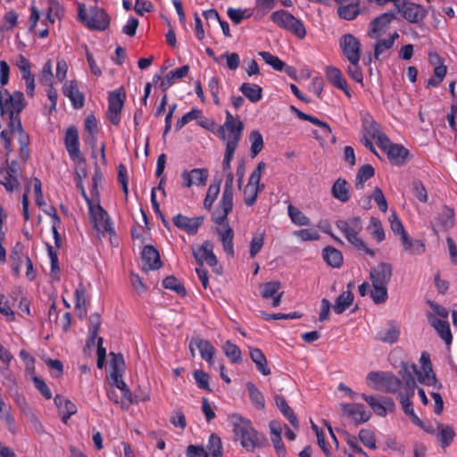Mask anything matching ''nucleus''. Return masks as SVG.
<instances>
[{"label":"nucleus","mask_w":457,"mask_h":457,"mask_svg":"<svg viewBox=\"0 0 457 457\" xmlns=\"http://www.w3.org/2000/svg\"><path fill=\"white\" fill-rule=\"evenodd\" d=\"M336 227L353 247L359 251L364 252L371 257L375 256V251L367 246L360 235L362 230L361 217L353 216L337 220L336 221Z\"/></svg>","instance_id":"1"},{"label":"nucleus","mask_w":457,"mask_h":457,"mask_svg":"<svg viewBox=\"0 0 457 457\" xmlns=\"http://www.w3.org/2000/svg\"><path fill=\"white\" fill-rule=\"evenodd\" d=\"M78 18L90 30L97 31L105 30L111 21V18L106 11L96 5L89 8V15H87L84 4H79Z\"/></svg>","instance_id":"2"},{"label":"nucleus","mask_w":457,"mask_h":457,"mask_svg":"<svg viewBox=\"0 0 457 457\" xmlns=\"http://www.w3.org/2000/svg\"><path fill=\"white\" fill-rule=\"evenodd\" d=\"M26 100L21 91L11 94L7 89L0 87V115L20 114L26 107Z\"/></svg>","instance_id":"3"},{"label":"nucleus","mask_w":457,"mask_h":457,"mask_svg":"<svg viewBox=\"0 0 457 457\" xmlns=\"http://www.w3.org/2000/svg\"><path fill=\"white\" fill-rule=\"evenodd\" d=\"M244 129V123L236 120V118L228 112L226 111V120L223 125L218 129V134L222 140L227 143L238 144L242 132Z\"/></svg>","instance_id":"4"},{"label":"nucleus","mask_w":457,"mask_h":457,"mask_svg":"<svg viewBox=\"0 0 457 457\" xmlns=\"http://www.w3.org/2000/svg\"><path fill=\"white\" fill-rule=\"evenodd\" d=\"M213 243L211 240H205L197 249H192L193 256L199 267H203L206 262L215 273L221 274L222 269L218 266V259L213 253Z\"/></svg>","instance_id":"5"},{"label":"nucleus","mask_w":457,"mask_h":457,"mask_svg":"<svg viewBox=\"0 0 457 457\" xmlns=\"http://www.w3.org/2000/svg\"><path fill=\"white\" fill-rule=\"evenodd\" d=\"M270 19L274 23L281 28L291 30L300 38L303 37L306 34L303 23L285 10L274 12Z\"/></svg>","instance_id":"6"},{"label":"nucleus","mask_w":457,"mask_h":457,"mask_svg":"<svg viewBox=\"0 0 457 457\" xmlns=\"http://www.w3.org/2000/svg\"><path fill=\"white\" fill-rule=\"evenodd\" d=\"M360 397L369 404L377 416L386 417L387 413L395 410V403L391 397L368 394H361Z\"/></svg>","instance_id":"7"},{"label":"nucleus","mask_w":457,"mask_h":457,"mask_svg":"<svg viewBox=\"0 0 457 457\" xmlns=\"http://www.w3.org/2000/svg\"><path fill=\"white\" fill-rule=\"evenodd\" d=\"M126 100L125 89L120 87L109 93L107 117L112 125H119Z\"/></svg>","instance_id":"8"},{"label":"nucleus","mask_w":457,"mask_h":457,"mask_svg":"<svg viewBox=\"0 0 457 457\" xmlns=\"http://www.w3.org/2000/svg\"><path fill=\"white\" fill-rule=\"evenodd\" d=\"M64 145L70 158L78 164H86V160L80 155L79 131L75 126H70L64 137Z\"/></svg>","instance_id":"9"},{"label":"nucleus","mask_w":457,"mask_h":457,"mask_svg":"<svg viewBox=\"0 0 457 457\" xmlns=\"http://www.w3.org/2000/svg\"><path fill=\"white\" fill-rule=\"evenodd\" d=\"M399 375L403 381V390L411 393H415L416 389V377L419 380V368L415 363L402 362Z\"/></svg>","instance_id":"10"},{"label":"nucleus","mask_w":457,"mask_h":457,"mask_svg":"<svg viewBox=\"0 0 457 457\" xmlns=\"http://www.w3.org/2000/svg\"><path fill=\"white\" fill-rule=\"evenodd\" d=\"M341 409L344 414L350 418L355 425L367 422L372 415L362 403H343Z\"/></svg>","instance_id":"11"},{"label":"nucleus","mask_w":457,"mask_h":457,"mask_svg":"<svg viewBox=\"0 0 457 457\" xmlns=\"http://www.w3.org/2000/svg\"><path fill=\"white\" fill-rule=\"evenodd\" d=\"M395 7L403 17L411 23H418L426 16L425 9L411 2L404 1L402 4L399 2Z\"/></svg>","instance_id":"12"},{"label":"nucleus","mask_w":457,"mask_h":457,"mask_svg":"<svg viewBox=\"0 0 457 457\" xmlns=\"http://www.w3.org/2000/svg\"><path fill=\"white\" fill-rule=\"evenodd\" d=\"M204 220V216L188 218L183 214H177L172 218L173 224L188 235H195Z\"/></svg>","instance_id":"13"},{"label":"nucleus","mask_w":457,"mask_h":457,"mask_svg":"<svg viewBox=\"0 0 457 457\" xmlns=\"http://www.w3.org/2000/svg\"><path fill=\"white\" fill-rule=\"evenodd\" d=\"M238 440L246 451H253L255 448H262L269 445L268 439L260 434L253 427L243 434Z\"/></svg>","instance_id":"14"},{"label":"nucleus","mask_w":457,"mask_h":457,"mask_svg":"<svg viewBox=\"0 0 457 457\" xmlns=\"http://www.w3.org/2000/svg\"><path fill=\"white\" fill-rule=\"evenodd\" d=\"M343 54L349 60H360L361 42L352 34H345L340 38Z\"/></svg>","instance_id":"15"},{"label":"nucleus","mask_w":457,"mask_h":457,"mask_svg":"<svg viewBox=\"0 0 457 457\" xmlns=\"http://www.w3.org/2000/svg\"><path fill=\"white\" fill-rule=\"evenodd\" d=\"M195 347L200 352L201 357L209 364L213 363V356L215 354L214 346L207 340L200 337H193L189 344L191 354L195 356Z\"/></svg>","instance_id":"16"},{"label":"nucleus","mask_w":457,"mask_h":457,"mask_svg":"<svg viewBox=\"0 0 457 457\" xmlns=\"http://www.w3.org/2000/svg\"><path fill=\"white\" fill-rule=\"evenodd\" d=\"M395 18L393 12H385L375 18L370 24L369 36L375 39L379 38Z\"/></svg>","instance_id":"17"},{"label":"nucleus","mask_w":457,"mask_h":457,"mask_svg":"<svg viewBox=\"0 0 457 457\" xmlns=\"http://www.w3.org/2000/svg\"><path fill=\"white\" fill-rule=\"evenodd\" d=\"M392 265L388 262H380L373 267L370 272V278L372 284L386 285L390 282L392 278Z\"/></svg>","instance_id":"18"},{"label":"nucleus","mask_w":457,"mask_h":457,"mask_svg":"<svg viewBox=\"0 0 457 457\" xmlns=\"http://www.w3.org/2000/svg\"><path fill=\"white\" fill-rule=\"evenodd\" d=\"M325 73L328 81L333 87L342 90L349 98L352 97V91L350 90L342 71L338 68L334 66H328L326 68Z\"/></svg>","instance_id":"19"},{"label":"nucleus","mask_w":457,"mask_h":457,"mask_svg":"<svg viewBox=\"0 0 457 457\" xmlns=\"http://www.w3.org/2000/svg\"><path fill=\"white\" fill-rule=\"evenodd\" d=\"M89 210L93 217L94 227L98 231H104L109 234H112L114 232L107 212L100 204L96 206V212L92 209L91 204L89 205Z\"/></svg>","instance_id":"20"},{"label":"nucleus","mask_w":457,"mask_h":457,"mask_svg":"<svg viewBox=\"0 0 457 457\" xmlns=\"http://www.w3.org/2000/svg\"><path fill=\"white\" fill-rule=\"evenodd\" d=\"M420 361L423 371L419 370V382L429 386H435L437 380L432 370L429 354L426 352L422 353Z\"/></svg>","instance_id":"21"},{"label":"nucleus","mask_w":457,"mask_h":457,"mask_svg":"<svg viewBox=\"0 0 457 457\" xmlns=\"http://www.w3.org/2000/svg\"><path fill=\"white\" fill-rule=\"evenodd\" d=\"M62 93L71 100L73 108L80 109L84 106L85 96L79 91L76 80L66 81L62 87Z\"/></svg>","instance_id":"22"},{"label":"nucleus","mask_w":457,"mask_h":457,"mask_svg":"<svg viewBox=\"0 0 457 457\" xmlns=\"http://www.w3.org/2000/svg\"><path fill=\"white\" fill-rule=\"evenodd\" d=\"M144 270H159L162 263L158 250L153 245H145L141 253Z\"/></svg>","instance_id":"23"},{"label":"nucleus","mask_w":457,"mask_h":457,"mask_svg":"<svg viewBox=\"0 0 457 457\" xmlns=\"http://www.w3.org/2000/svg\"><path fill=\"white\" fill-rule=\"evenodd\" d=\"M316 140L320 141L322 147L331 145L335 144L337 140L330 126L318 118H316Z\"/></svg>","instance_id":"24"},{"label":"nucleus","mask_w":457,"mask_h":457,"mask_svg":"<svg viewBox=\"0 0 457 457\" xmlns=\"http://www.w3.org/2000/svg\"><path fill=\"white\" fill-rule=\"evenodd\" d=\"M428 318L430 325L435 328L442 340H444L446 345H451L453 342V335L449 322L446 320L438 319L432 314H428Z\"/></svg>","instance_id":"25"},{"label":"nucleus","mask_w":457,"mask_h":457,"mask_svg":"<svg viewBox=\"0 0 457 457\" xmlns=\"http://www.w3.org/2000/svg\"><path fill=\"white\" fill-rule=\"evenodd\" d=\"M385 153L389 162L395 166L403 165L410 156V152L407 148L395 143Z\"/></svg>","instance_id":"26"},{"label":"nucleus","mask_w":457,"mask_h":457,"mask_svg":"<svg viewBox=\"0 0 457 457\" xmlns=\"http://www.w3.org/2000/svg\"><path fill=\"white\" fill-rule=\"evenodd\" d=\"M233 209V200L221 197L217 209L212 213V220L218 225H223L228 220V215Z\"/></svg>","instance_id":"27"},{"label":"nucleus","mask_w":457,"mask_h":457,"mask_svg":"<svg viewBox=\"0 0 457 457\" xmlns=\"http://www.w3.org/2000/svg\"><path fill=\"white\" fill-rule=\"evenodd\" d=\"M322 258L328 266L335 269L340 268L344 262L342 252L331 245L323 248Z\"/></svg>","instance_id":"28"},{"label":"nucleus","mask_w":457,"mask_h":457,"mask_svg":"<svg viewBox=\"0 0 457 457\" xmlns=\"http://www.w3.org/2000/svg\"><path fill=\"white\" fill-rule=\"evenodd\" d=\"M454 210L447 205L443 206L436 222L443 230L447 231L454 226Z\"/></svg>","instance_id":"29"},{"label":"nucleus","mask_w":457,"mask_h":457,"mask_svg":"<svg viewBox=\"0 0 457 457\" xmlns=\"http://www.w3.org/2000/svg\"><path fill=\"white\" fill-rule=\"evenodd\" d=\"M189 71V66L188 65H183L179 68H177L173 71H170L167 73L165 78L162 79L160 87L162 91H167L170 87H171L176 79H182L187 75Z\"/></svg>","instance_id":"30"},{"label":"nucleus","mask_w":457,"mask_h":457,"mask_svg":"<svg viewBox=\"0 0 457 457\" xmlns=\"http://www.w3.org/2000/svg\"><path fill=\"white\" fill-rule=\"evenodd\" d=\"M217 233H218L220 240L222 244V247H223L225 253L229 257H234V244H233L234 231L231 228V227L228 225V223H226L225 229L221 230V229L218 228Z\"/></svg>","instance_id":"31"},{"label":"nucleus","mask_w":457,"mask_h":457,"mask_svg":"<svg viewBox=\"0 0 457 457\" xmlns=\"http://www.w3.org/2000/svg\"><path fill=\"white\" fill-rule=\"evenodd\" d=\"M360 0H349L340 4L337 14L340 18L347 21L353 20L359 14Z\"/></svg>","instance_id":"32"},{"label":"nucleus","mask_w":457,"mask_h":457,"mask_svg":"<svg viewBox=\"0 0 457 457\" xmlns=\"http://www.w3.org/2000/svg\"><path fill=\"white\" fill-rule=\"evenodd\" d=\"M333 197L341 203H346L350 199L348 183L345 179H337L331 188Z\"/></svg>","instance_id":"33"},{"label":"nucleus","mask_w":457,"mask_h":457,"mask_svg":"<svg viewBox=\"0 0 457 457\" xmlns=\"http://www.w3.org/2000/svg\"><path fill=\"white\" fill-rule=\"evenodd\" d=\"M228 419L231 426L233 427L235 436L237 439L243 434H245L248 429L252 428V422L238 414H232Z\"/></svg>","instance_id":"34"},{"label":"nucleus","mask_w":457,"mask_h":457,"mask_svg":"<svg viewBox=\"0 0 457 457\" xmlns=\"http://www.w3.org/2000/svg\"><path fill=\"white\" fill-rule=\"evenodd\" d=\"M402 244L403 245L404 250L412 255L422 254L425 250V244L420 239H414L411 237L408 234L403 235L402 237Z\"/></svg>","instance_id":"35"},{"label":"nucleus","mask_w":457,"mask_h":457,"mask_svg":"<svg viewBox=\"0 0 457 457\" xmlns=\"http://www.w3.org/2000/svg\"><path fill=\"white\" fill-rule=\"evenodd\" d=\"M437 429L436 437L440 443L441 447L445 448L449 446L455 436L453 427L451 425H444L442 423H438Z\"/></svg>","instance_id":"36"},{"label":"nucleus","mask_w":457,"mask_h":457,"mask_svg":"<svg viewBox=\"0 0 457 457\" xmlns=\"http://www.w3.org/2000/svg\"><path fill=\"white\" fill-rule=\"evenodd\" d=\"M275 403L279 411L288 420L291 425L297 428L299 427L297 417L295 416L292 408L287 404L284 396L277 395L275 396Z\"/></svg>","instance_id":"37"},{"label":"nucleus","mask_w":457,"mask_h":457,"mask_svg":"<svg viewBox=\"0 0 457 457\" xmlns=\"http://www.w3.org/2000/svg\"><path fill=\"white\" fill-rule=\"evenodd\" d=\"M400 335V328L399 326L389 323L388 327L385 329H381L377 334V339L388 344H394L398 340Z\"/></svg>","instance_id":"38"},{"label":"nucleus","mask_w":457,"mask_h":457,"mask_svg":"<svg viewBox=\"0 0 457 457\" xmlns=\"http://www.w3.org/2000/svg\"><path fill=\"white\" fill-rule=\"evenodd\" d=\"M239 90L252 103H257L262 98V88L259 85L245 82Z\"/></svg>","instance_id":"39"},{"label":"nucleus","mask_w":457,"mask_h":457,"mask_svg":"<svg viewBox=\"0 0 457 457\" xmlns=\"http://www.w3.org/2000/svg\"><path fill=\"white\" fill-rule=\"evenodd\" d=\"M403 381L399 377L395 376L392 372H386L382 389L383 391L390 394H396L398 395L403 390Z\"/></svg>","instance_id":"40"},{"label":"nucleus","mask_w":457,"mask_h":457,"mask_svg":"<svg viewBox=\"0 0 457 457\" xmlns=\"http://www.w3.org/2000/svg\"><path fill=\"white\" fill-rule=\"evenodd\" d=\"M250 357L255 363L257 370L264 376L270 374V370L268 367V362L263 353L258 348H252L250 350Z\"/></svg>","instance_id":"41"},{"label":"nucleus","mask_w":457,"mask_h":457,"mask_svg":"<svg viewBox=\"0 0 457 457\" xmlns=\"http://www.w3.org/2000/svg\"><path fill=\"white\" fill-rule=\"evenodd\" d=\"M112 356L111 378L112 381L122 378L125 370V361L121 353H110Z\"/></svg>","instance_id":"42"},{"label":"nucleus","mask_w":457,"mask_h":457,"mask_svg":"<svg viewBox=\"0 0 457 457\" xmlns=\"http://www.w3.org/2000/svg\"><path fill=\"white\" fill-rule=\"evenodd\" d=\"M375 174V170L370 164H364L360 167L355 181V187L357 189H362L364 184Z\"/></svg>","instance_id":"43"},{"label":"nucleus","mask_w":457,"mask_h":457,"mask_svg":"<svg viewBox=\"0 0 457 457\" xmlns=\"http://www.w3.org/2000/svg\"><path fill=\"white\" fill-rule=\"evenodd\" d=\"M252 403L259 410L265 409V399L262 392L252 382L246 384Z\"/></svg>","instance_id":"44"},{"label":"nucleus","mask_w":457,"mask_h":457,"mask_svg":"<svg viewBox=\"0 0 457 457\" xmlns=\"http://www.w3.org/2000/svg\"><path fill=\"white\" fill-rule=\"evenodd\" d=\"M353 302V295L351 291H344L340 294L335 303L334 311L337 314L343 313Z\"/></svg>","instance_id":"45"},{"label":"nucleus","mask_w":457,"mask_h":457,"mask_svg":"<svg viewBox=\"0 0 457 457\" xmlns=\"http://www.w3.org/2000/svg\"><path fill=\"white\" fill-rule=\"evenodd\" d=\"M220 179L215 180L208 187L207 194L204 201V206L208 211L212 209L213 203L215 202L218 195L220 194Z\"/></svg>","instance_id":"46"},{"label":"nucleus","mask_w":457,"mask_h":457,"mask_svg":"<svg viewBox=\"0 0 457 457\" xmlns=\"http://www.w3.org/2000/svg\"><path fill=\"white\" fill-rule=\"evenodd\" d=\"M207 449L208 455L210 454L211 457H222V443L220 437L217 434L212 433L210 436Z\"/></svg>","instance_id":"47"},{"label":"nucleus","mask_w":457,"mask_h":457,"mask_svg":"<svg viewBox=\"0 0 457 457\" xmlns=\"http://www.w3.org/2000/svg\"><path fill=\"white\" fill-rule=\"evenodd\" d=\"M0 184H2L8 192H12L20 185L17 177L5 169L0 170Z\"/></svg>","instance_id":"48"},{"label":"nucleus","mask_w":457,"mask_h":457,"mask_svg":"<svg viewBox=\"0 0 457 457\" xmlns=\"http://www.w3.org/2000/svg\"><path fill=\"white\" fill-rule=\"evenodd\" d=\"M251 142L250 155L254 158L263 148V137L258 130H253L249 135Z\"/></svg>","instance_id":"49"},{"label":"nucleus","mask_w":457,"mask_h":457,"mask_svg":"<svg viewBox=\"0 0 457 457\" xmlns=\"http://www.w3.org/2000/svg\"><path fill=\"white\" fill-rule=\"evenodd\" d=\"M162 286L164 288L173 290L181 296L187 295V290L184 285L174 276L166 277L162 280Z\"/></svg>","instance_id":"50"},{"label":"nucleus","mask_w":457,"mask_h":457,"mask_svg":"<svg viewBox=\"0 0 457 457\" xmlns=\"http://www.w3.org/2000/svg\"><path fill=\"white\" fill-rule=\"evenodd\" d=\"M223 351L231 362L239 363L242 361L240 348L231 341L228 340L224 343Z\"/></svg>","instance_id":"51"},{"label":"nucleus","mask_w":457,"mask_h":457,"mask_svg":"<svg viewBox=\"0 0 457 457\" xmlns=\"http://www.w3.org/2000/svg\"><path fill=\"white\" fill-rule=\"evenodd\" d=\"M369 230L373 239H375L378 243H380L385 239V232L381 221L378 218H370Z\"/></svg>","instance_id":"52"},{"label":"nucleus","mask_w":457,"mask_h":457,"mask_svg":"<svg viewBox=\"0 0 457 457\" xmlns=\"http://www.w3.org/2000/svg\"><path fill=\"white\" fill-rule=\"evenodd\" d=\"M264 188V185L257 187L255 185L248 184L244 188V200L247 206H252L257 200L258 194Z\"/></svg>","instance_id":"53"},{"label":"nucleus","mask_w":457,"mask_h":457,"mask_svg":"<svg viewBox=\"0 0 457 457\" xmlns=\"http://www.w3.org/2000/svg\"><path fill=\"white\" fill-rule=\"evenodd\" d=\"M370 297L373 300V302L377 304L385 303L388 297L387 286L372 284V289L370 290Z\"/></svg>","instance_id":"54"},{"label":"nucleus","mask_w":457,"mask_h":457,"mask_svg":"<svg viewBox=\"0 0 457 457\" xmlns=\"http://www.w3.org/2000/svg\"><path fill=\"white\" fill-rule=\"evenodd\" d=\"M54 403L59 410V412H67L69 414H75L77 412L76 405L69 399L57 395L54 397Z\"/></svg>","instance_id":"55"},{"label":"nucleus","mask_w":457,"mask_h":457,"mask_svg":"<svg viewBox=\"0 0 457 457\" xmlns=\"http://www.w3.org/2000/svg\"><path fill=\"white\" fill-rule=\"evenodd\" d=\"M280 287L281 283L278 280L263 283L260 285L261 295L265 299L271 298L279 293Z\"/></svg>","instance_id":"56"},{"label":"nucleus","mask_w":457,"mask_h":457,"mask_svg":"<svg viewBox=\"0 0 457 457\" xmlns=\"http://www.w3.org/2000/svg\"><path fill=\"white\" fill-rule=\"evenodd\" d=\"M259 55L262 60L269 65H270L275 71H280L285 68V62L281 61L278 56L273 55L270 52L262 51Z\"/></svg>","instance_id":"57"},{"label":"nucleus","mask_w":457,"mask_h":457,"mask_svg":"<svg viewBox=\"0 0 457 457\" xmlns=\"http://www.w3.org/2000/svg\"><path fill=\"white\" fill-rule=\"evenodd\" d=\"M414 393H411L408 391H401L397 395V398L402 404L403 412L407 415H412L414 411L412 403L411 402V397H412Z\"/></svg>","instance_id":"58"},{"label":"nucleus","mask_w":457,"mask_h":457,"mask_svg":"<svg viewBox=\"0 0 457 457\" xmlns=\"http://www.w3.org/2000/svg\"><path fill=\"white\" fill-rule=\"evenodd\" d=\"M287 210L288 215L295 224L299 226H304L309 224V218H307L299 209L289 204Z\"/></svg>","instance_id":"59"},{"label":"nucleus","mask_w":457,"mask_h":457,"mask_svg":"<svg viewBox=\"0 0 457 457\" xmlns=\"http://www.w3.org/2000/svg\"><path fill=\"white\" fill-rule=\"evenodd\" d=\"M202 116V111L198 109H192L190 112L184 114L175 124V129L179 131L188 122L197 120Z\"/></svg>","instance_id":"60"},{"label":"nucleus","mask_w":457,"mask_h":457,"mask_svg":"<svg viewBox=\"0 0 457 457\" xmlns=\"http://www.w3.org/2000/svg\"><path fill=\"white\" fill-rule=\"evenodd\" d=\"M349 65L347 66V73L352 79L357 83H362L363 74L362 71L359 66L360 60H349Z\"/></svg>","instance_id":"61"},{"label":"nucleus","mask_w":457,"mask_h":457,"mask_svg":"<svg viewBox=\"0 0 457 457\" xmlns=\"http://www.w3.org/2000/svg\"><path fill=\"white\" fill-rule=\"evenodd\" d=\"M89 339L92 341V343H95V340L97 337L98 330L102 323L100 314L98 312L91 314L89 317Z\"/></svg>","instance_id":"62"},{"label":"nucleus","mask_w":457,"mask_h":457,"mask_svg":"<svg viewBox=\"0 0 457 457\" xmlns=\"http://www.w3.org/2000/svg\"><path fill=\"white\" fill-rule=\"evenodd\" d=\"M193 377H194L195 383L199 388L207 390L209 392L212 391L209 386L210 376L208 373H206L205 371H204L202 370H196L194 371Z\"/></svg>","instance_id":"63"},{"label":"nucleus","mask_w":457,"mask_h":457,"mask_svg":"<svg viewBox=\"0 0 457 457\" xmlns=\"http://www.w3.org/2000/svg\"><path fill=\"white\" fill-rule=\"evenodd\" d=\"M359 439L366 447L372 450L377 448L375 436L370 429H361L359 432Z\"/></svg>","instance_id":"64"}]
</instances>
